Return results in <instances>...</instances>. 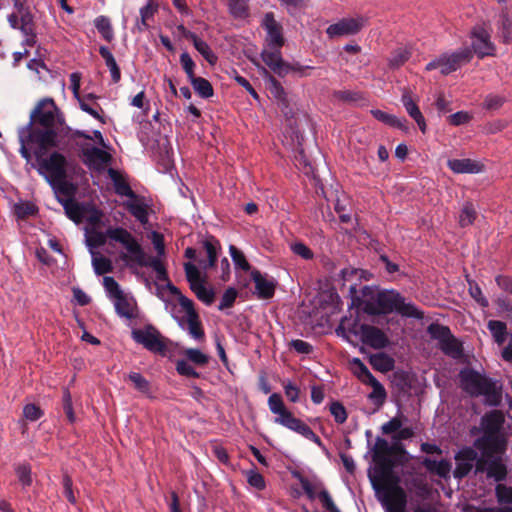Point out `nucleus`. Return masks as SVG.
<instances>
[{
	"mask_svg": "<svg viewBox=\"0 0 512 512\" xmlns=\"http://www.w3.org/2000/svg\"><path fill=\"white\" fill-rule=\"evenodd\" d=\"M366 24L363 16L354 18H342L338 22L329 25L326 34L330 39L351 36L359 33Z\"/></svg>",
	"mask_w": 512,
	"mask_h": 512,
	"instance_id": "dca6fc26",
	"label": "nucleus"
},
{
	"mask_svg": "<svg viewBox=\"0 0 512 512\" xmlns=\"http://www.w3.org/2000/svg\"><path fill=\"white\" fill-rule=\"evenodd\" d=\"M360 341L374 349H382L387 346L389 340L386 334L375 326L368 325Z\"/></svg>",
	"mask_w": 512,
	"mask_h": 512,
	"instance_id": "bb28decb",
	"label": "nucleus"
},
{
	"mask_svg": "<svg viewBox=\"0 0 512 512\" xmlns=\"http://www.w3.org/2000/svg\"><path fill=\"white\" fill-rule=\"evenodd\" d=\"M401 101H402V104L405 107L407 113L417 123V125H418L419 129L421 130V132L425 133L426 132L425 118L422 115V113H421L419 107L417 106V104L412 99L410 91L404 90V92L402 94Z\"/></svg>",
	"mask_w": 512,
	"mask_h": 512,
	"instance_id": "c756f323",
	"label": "nucleus"
},
{
	"mask_svg": "<svg viewBox=\"0 0 512 512\" xmlns=\"http://www.w3.org/2000/svg\"><path fill=\"white\" fill-rule=\"evenodd\" d=\"M247 482L250 486L257 490H263L265 488L264 477L256 470H249L246 472Z\"/></svg>",
	"mask_w": 512,
	"mask_h": 512,
	"instance_id": "338daca9",
	"label": "nucleus"
},
{
	"mask_svg": "<svg viewBox=\"0 0 512 512\" xmlns=\"http://www.w3.org/2000/svg\"><path fill=\"white\" fill-rule=\"evenodd\" d=\"M184 270L190 288L197 298L203 303L211 305L214 301V292L205 287L198 268L191 262H187L184 264Z\"/></svg>",
	"mask_w": 512,
	"mask_h": 512,
	"instance_id": "4468645a",
	"label": "nucleus"
},
{
	"mask_svg": "<svg viewBox=\"0 0 512 512\" xmlns=\"http://www.w3.org/2000/svg\"><path fill=\"white\" fill-rule=\"evenodd\" d=\"M128 211L142 224L148 222V212L146 205L133 199L126 204Z\"/></svg>",
	"mask_w": 512,
	"mask_h": 512,
	"instance_id": "49530a36",
	"label": "nucleus"
},
{
	"mask_svg": "<svg viewBox=\"0 0 512 512\" xmlns=\"http://www.w3.org/2000/svg\"><path fill=\"white\" fill-rule=\"evenodd\" d=\"M190 83L195 92L202 98H209L213 96V88L210 82L202 77H194L190 79Z\"/></svg>",
	"mask_w": 512,
	"mask_h": 512,
	"instance_id": "c03bdc74",
	"label": "nucleus"
},
{
	"mask_svg": "<svg viewBox=\"0 0 512 512\" xmlns=\"http://www.w3.org/2000/svg\"><path fill=\"white\" fill-rule=\"evenodd\" d=\"M107 234L110 239L121 243L128 251V254L121 255L122 260L141 267H150L156 272V277L159 281L168 280L166 269L161 260L156 257L147 256L141 245L129 231L124 228H109Z\"/></svg>",
	"mask_w": 512,
	"mask_h": 512,
	"instance_id": "f03ea898",
	"label": "nucleus"
},
{
	"mask_svg": "<svg viewBox=\"0 0 512 512\" xmlns=\"http://www.w3.org/2000/svg\"><path fill=\"white\" fill-rule=\"evenodd\" d=\"M422 464L428 471L435 473L442 478L448 477L451 470V464L447 460L437 461L430 458H425Z\"/></svg>",
	"mask_w": 512,
	"mask_h": 512,
	"instance_id": "c9c22d12",
	"label": "nucleus"
},
{
	"mask_svg": "<svg viewBox=\"0 0 512 512\" xmlns=\"http://www.w3.org/2000/svg\"><path fill=\"white\" fill-rule=\"evenodd\" d=\"M498 37L503 44L512 43V12L508 6H503L496 22Z\"/></svg>",
	"mask_w": 512,
	"mask_h": 512,
	"instance_id": "393cba45",
	"label": "nucleus"
},
{
	"mask_svg": "<svg viewBox=\"0 0 512 512\" xmlns=\"http://www.w3.org/2000/svg\"><path fill=\"white\" fill-rule=\"evenodd\" d=\"M128 379L132 382L135 389H137L139 392L149 395L150 394V383L149 381L143 377L138 372H131L128 375Z\"/></svg>",
	"mask_w": 512,
	"mask_h": 512,
	"instance_id": "864d4df0",
	"label": "nucleus"
},
{
	"mask_svg": "<svg viewBox=\"0 0 512 512\" xmlns=\"http://www.w3.org/2000/svg\"><path fill=\"white\" fill-rule=\"evenodd\" d=\"M92 264L95 273L98 275H103L113 270L111 260L102 255L93 256Z\"/></svg>",
	"mask_w": 512,
	"mask_h": 512,
	"instance_id": "603ef678",
	"label": "nucleus"
},
{
	"mask_svg": "<svg viewBox=\"0 0 512 512\" xmlns=\"http://www.w3.org/2000/svg\"><path fill=\"white\" fill-rule=\"evenodd\" d=\"M477 217V212L472 203L467 202L463 205L459 215V224L461 227H467L474 223Z\"/></svg>",
	"mask_w": 512,
	"mask_h": 512,
	"instance_id": "8fccbe9b",
	"label": "nucleus"
},
{
	"mask_svg": "<svg viewBox=\"0 0 512 512\" xmlns=\"http://www.w3.org/2000/svg\"><path fill=\"white\" fill-rule=\"evenodd\" d=\"M447 166L457 174H477L484 170V165L469 158L448 160Z\"/></svg>",
	"mask_w": 512,
	"mask_h": 512,
	"instance_id": "c85d7f7f",
	"label": "nucleus"
},
{
	"mask_svg": "<svg viewBox=\"0 0 512 512\" xmlns=\"http://www.w3.org/2000/svg\"><path fill=\"white\" fill-rule=\"evenodd\" d=\"M268 90L271 96L276 99L279 103L287 106V97L282 85L273 77H270L268 82Z\"/></svg>",
	"mask_w": 512,
	"mask_h": 512,
	"instance_id": "3c124183",
	"label": "nucleus"
},
{
	"mask_svg": "<svg viewBox=\"0 0 512 512\" xmlns=\"http://www.w3.org/2000/svg\"><path fill=\"white\" fill-rule=\"evenodd\" d=\"M505 422L504 414L493 410L485 414L481 420L483 434L475 442V446L486 457L503 454L506 451L507 441L503 432Z\"/></svg>",
	"mask_w": 512,
	"mask_h": 512,
	"instance_id": "7ed1b4c3",
	"label": "nucleus"
},
{
	"mask_svg": "<svg viewBox=\"0 0 512 512\" xmlns=\"http://www.w3.org/2000/svg\"><path fill=\"white\" fill-rule=\"evenodd\" d=\"M185 37L192 41L195 49L203 56V58L210 64L214 65L217 62V56L212 51L207 42L199 38L195 33L188 32Z\"/></svg>",
	"mask_w": 512,
	"mask_h": 512,
	"instance_id": "2f4dec72",
	"label": "nucleus"
},
{
	"mask_svg": "<svg viewBox=\"0 0 512 512\" xmlns=\"http://www.w3.org/2000/svg\"><path fill=\"white\" fill-rule=\"evenodd\" d=\"M489 331L491 332L495 342L502 345L506 341L507 328L506 324L498 320H490L487 324Z\"/></svg>",
	"mask_w": 512,
	"mask_h": 512,
	"instance_id": "37998d69",
	"label": "nucleus"
},
{
	"mask_svg": "<svg viewBox=\"0 0 512 512\" xmlns=\"http://www.w3.org/2000/svg\"><path fill=\"white\" fill-rule=\"evenodd\" d=\"M179 303L183 310L185 311L184 317L175 316V319L178 322V325L187 330L188 333L196 340H202L205 336L204 330L201 326V322L199 320V316L194 309L193 302L189 298L181 295L179 297Z\"/></svg>",
	"mask_w": 512,
	"mask_h": 512,
	"instance_id": "1a4fd4ad",
	"label": "nucleus"
},
{
	"mask_svg": "<svg viewBox=\"0 0 512 512\" xmlns=\"http://www.w3.org/2000/svg\"><path fill=\"white\" fill-rule=\"evenodd\" d=\"M380 490L383 492L380 501L386 512H407V495L404 489L398 485V480L388 483Z\"/></svg>",
	"mask_w": 512,
	"mask_h": 512,
	"instance_id": "9d476101",
	"label": "nucleus"
},
{
	"mask_svg": "<svg viewBox=\"0 0 512 512\" xmlns=\"http://www.w3.org/2000/svg\"><path fill=\"white\" fill-rule=\"evenodd\" d=\"M83 161L90 168L102 171L111 161V155L97 147H87L82 150Z\"/></svg>",
	"mask_w": 512,
	"mask_h": 512,
	"instance_id": "412c9836",
	"label": "nucleus"
},
{
	"mask_svg": "<svg viewBox=\"0 0 512 512\" xmlns=\"http://www.w3.org/2000/svg\"><path fill=\"white\" fill-rule=\"evenodd\" d=\"M469 283V294L470 296L483 308L488 307L489 302L487 298L483 295L481 288L479 285L472 281L468 280Z\"/></svg>",
	"mask_w": 512,
	"mask_h": 512,
	"instance_id": "680f3d73",
	"label": "nucleus"
},
{
	"mask_svg": "<svg viewBox=\"0 0 512 512\" xmlns=\"http://www.w3.org/2000/svg\"><path fill=\"white\" fill-rule=\"evenodd\" d=\"M412 55L411 48L409 47H399L395 49L388 60L389 66L391 68H399L404 63H406Z\"/></svg>",
	"mask_w": 512,
	"mask_h": 512,
	"instance_id": "ea45409f",
	"label": "nucleus"
},
{
	"mask_svg": "<svg viewBox=\"0 0 512 512\" xmlns=\"http://www.w3.org/2000/svg\"><path fill=\"white\" fill-rule=\"evenodd\" d=\"M39 140L53 147L57 146V138L68 135L70 128L55 101L43 98L37 102L30 113V123Z\"/></svg>",
	"mask_w": 512,
	"mask_h": 512,
	"instance_id": "f257e3e1",
	"label": "nucleus"
},
{
	"mask_svg": "<svg viewBox=\"0 0 512 512\" xmlns=\"http://www.w3.org/2000/svg\"><path fill=\"white\" fill-rule=\"evenodd\" d=\"M329 411L336 423L343 424L347 420L348 414L342 403L338 401L332 402L329 406Z\"/></svg>",
	"mask_w": 512,
	"mask_h": 512,
	"instance_id": "bf43d9fd",
	"label": "nucleus"
},
{
	"mask_svg": "<svg viewBox=\"0 0 512 512\" xmlns=\"http://www.w3.org/2000/svg\"><path fill=\"white\" fill-rule=\"evenodd\" d=\"M367 384H369L372 387V391L368 396L369 399L373 401L376 405L381 406L385 402L387 397L385 388L376 378H373Z\"/></svg>",
	"mask_w": 512,
	"mask_h": 512,
	"instance_id": "a18cd8bd",
	"label": "nucleus"
},
{
	"mask_svg": "<svg viewBox=\"0 0 512 512\" xmlns=\"http://www.w3.org/2000/svg\"><path fill=\"white\" fill-rule=\"evenodd\" d=\"M14 11L8 16L10 25L22 31L26 36L27 45L34 43V22L33 16L27 8L24 7L22 0H13Z\"/></svg>",
	"mask_w": 512,
	"mask_h": 512,
	"instance_id": "6e6552de",
	"label": "nucleus"
},
{
	"mask_svg": "<svg viewBox=\"0 0 512 512\" xmlns=\"http://www.w3.org/2000/svg\"><path fill=\"white\" fill-rule=\"evenodd\" d=\"M440 348L445 354L452 357H458L461 354V346L452 335L440 344Z\"/></svg>",
	"mask_w": 512,
	"mask_h": 512,
	"instance_id": "6e6d98bb",
	"label": "nucleus"
},
{
	"mask_svg": "<svg viewBox=\"0 0 512 512\" xmlns=\"http://www.w3.org/2000/svg\"><path fill=\"white\" fill-rule=\"evenodd\" d=\"M367 326L368 324L361 323L358 318L344 317L336 329V332L349 342H353L354 339L360 341Z\"/></svg>",
	"mask_w": 512,
	"mask_h": 512,
	"instance_id": "aec40b11",
	"label": "nucleus"
},
{
	"mask_svg": "<svg viewBox=\"0 0 512 512\" xmlns=\"http://www.w3.org/2000/svg\"><path fill=\"white\" fill-rule=\"evenodd\" d=\"M268 407L270 411L276 415L274 419L275 423L299 433L319 446L322 444L319 436H317L306 423L294 417L292 412L287 409L280 394L273 393L269 396Z\"/></svg>",
	"mask_w": 512,
	"mask_h": 512,
	"instance_id": "39448f33",
	"label": "nucleus"
},
{
	"mask_svg": "<svg viewBox=\"0 0 512 512\" xmlns=\"http://www.w3.org/2000/svg\"><path fill=\"white\" fill-rule=\"evenodd\" d=\"M353 364H354V373L355 375L359 378V380H361L363 383H368L370 380H372L373 378H375L371 373L370 371L368 370V368L363 364V362L358 359V358H355L353 359Z\"/></svg>",
	"mask_w": 512,
	"mask_h": 512,
	"instance_id": "e2e57ef3",
	"label": "nucleus"
},
{
	"mask_svg": "<svg viewBox=\"0 0 512 512\" xmlns=\"http://www.w3.org/2000/svg\"><path fill=\"white\" fill-rule=\"evenodd\" d=\"M261 58L264 63L277 75L285 76L290 71H298L300 75H306L303 67H292L282 59L280 48L269 47L264 49L261 53ZM309 67H306L308 69Z\"/></svg>",
	"mask_w": 512,
	"mask_h": 512,
	"instance_id": "2eb2a0df",
	"label": "nucleus"
},
{
	"mask_svg": "<svg viewBox=\"0 0 512 512\" xmlns=\"http://www.w3.org/2000/svg\"><path fill=\"white\" fill-rule=\"evenodd\" d=\"M369 362L375 370L380 372H389L394 368L393 358L382 352L371 355Z\"/></svg>",
	"mask_w": 512,
	"mask_h": 512,
	"instance_id": "4c0bfd02",
	"label": "nucleus"
},
{
	"mask_svg": "<svg viewBox=\"0 0 512 512\" xmlns=\"http://www.w3.org/2000/svg\"><path fill=\"white\" fill-rule=\"evenodd\" d=\"M19 140L21 143L19 152L21 156L27 160H29L31 157L30 151L28 149V146L31 144L37 145V149L35 151L37 160L41 158L49 148L53 147L52 145L42 143L39 138L36 137V134L33 132V128H31V124H28L20 130Z\"/></svg>",
	"mask_w": 512,
	"mask_h": 512,
	"instance_id": "a211bd4d",
	"label": "nucleus"
},
{
	"mask_svg": "<svg viewBox=\"0 0 512 512\" xmlns=\"http://www.w3.org/2000/svg\"><path fill=\"white\" fill-rule=\"evenodd\" d=\"M461 388L473 397L483 396L489 406H499L502 401V386L479 372L465 368L459 373Z\"/></svg>",
	"mask_w": 512,
	"mask_h": 512,
	"instance_id": "20e7f679",
	"label": "nucleus"
},
{
	"mask_svg": "<svg viewBox=\"0 0 512 512\" xmlns=\"http://www.w3.org/2000/svg\"><path fill=\"white\" fill-rule=\"evenodd\" d=\"M251 277L255 283L256 292L261 299H269L275 293L276 283L272 279L263 276L258 270L251 272Z\"/></svg>",
	"mask_w": 512,
	"mask_h": 512,
	"instance_id": "cd10ccee",
	"label": "nucleus"
},
{
	"mask_svg": "<svg viewBox=\"0 0 512 512\" xmlns=\"http://www.w3.org/2000/svg\"><path fill=\"white\" fill-rule=\"evenodd\" d=\"M115 310L121 317L133 319L136 317V303L133 299L128 298L124 293L115 297L113 300Z\"/></svg>",
	"mask_w": 512,
	"mask_h": 512,
	"instance_id": "7c9ffc66",
	"label": "nucleus"
},
{
	"mask_svg": "<svg viewBox=\"0 0 512 512\" xmlns=\"http://www.w3.org/2000/svg\"><path fill=\"white\" fill-rule=\"evenodd\" d=\"M158 10V5L150 0L145 6L140 9V20L136 23V28L139 32L145 31L149 27V20L153 19Z\"/></svg>",
	"mask_w": 512,
	"mask_h": 512,
	"instance_id": "e433bc0d",
	"label": "nucleus"
},
{
	"mask_svg": "<svg viewBox=\"0 0 512 512\" xmlns=\"http://www.w3.org/2000/svg\"><path fill=\"white\" fill-rule=\"evenodd\" d=\"M103 286L107 292L108 297L112 300L124 293L116 280L111 276H105L103 278Z\"/></svg>",
	"mask_w": 512,
	"mask_h": 512,
	"instance_id": "052dcab7",
	"label": "nucleus"
},
{
	"mask_svg": "<svg viewBox=\"0 0 512 512\" xmlns=\"http://www.w3.org/2000/svg\"><path fill=\"white\" fill-rule=\"evenodd\" d=\"M455 459L457 464L454 470V477L461 479L472 470L477 459V452L470 447L463 448L457 453Z\"/></svg>",
	"mask_w": 512,
	"mask_h": 512,
	"instance_id": "5701e85b",
	"label": "nucleus"
},
{
	"mask_svg": "<svg viewBox=\"0 0 512 512\" xmlns=\"http://www.w3.org/2000/svg\"><path fill=\"white\" fill-rule=\"evenodd\" d=\"M229 252H230L232 261L237 268H240L244 271H248L250 269V264L246 260V257L242 251H240L234 245H231L229 247Z\"/></svg>",
	"mask_w": 512,
	"mask_h": 512,
	"instance_id": "4d7b16f0",
	"label": "nucleus"
},
{
	"mask_svg": "<svg viewBox=\"0 0 512 512\" xmlns=\"http://www.w3.org/2000/svg\"><path fill=\"white\" fill-rule=\"evenodd\" d=\"M262 25L267 32V45L269 47L281 48L284 44L282 26L275 20L273 13L265 14Z\"/></svg>",
	"mask_w": 512,
	"mask_h": 512,
	"instance_id": "4be33fe9",
	"label": "nucleus"
},
{
	"mask_svg": "<svg viewBox=\"0 0 512 512\" xmlns=\"http://www.w3.org/2000/svg\"><path fill=\"white\" fill-rule=\"evenodd\" d=\"M506 102V97L499 94H488L483 101V108L489 111L499 110Z\"/></svg>",
	"mask_w": 512,
	"mask_h": 512,
	"instance_id": "5fc2aeb1",
	"label": "nucleus"
},
{
	"mask_svg": "<svg viewBox=\"0 0 512 512\" xmlns=\"http://www.w3.org/2000/svg\"><path fill=\"white\" fill-rule=\"evenodd\" d=\"M501 454L492 457H486L482 454V458L476 462L477 471H486L488 478H493L495 481H502L506 478L507 468L500 458Z\"/></svg>",
	"mask_w": 512,
	"mask_h": 512,
	"instance_id": "6ab92c4d",
	"label": "nucleus"
},
{
	"mask_svg": "<svg viewBox=\"0 0 512 512\" xmlns=\"http://www.w3.org/2000/svg\"><path fill=\"white\" fill-rule=\"evenodd\" d=\"M249 0H228L229 12L234 18H245L248 16Z\"/></svg>",
	"mask_w": 512,
	"mask_h": 512,
	"instance_id": "09e8293b",
	"label": "nucleus"
},
{
	"mask_svg": "<svg viewBox=\"0 0 512 512\" xmlns=\"http://www.w3.org/2000/svg\"><path fill=\"white\" fill-rule=\"evenodd\" d=\"M376 476L372 480L374 488L376 490H380V488L385 487L388 483H394L395 480H398L395 478L392 474V464L391 461L384 457L382 459H378L376 456Z\"/></svg>",
	"mask_w": 512,
	"mask_h": 512,
	"instance_id": "b1692460",
	"label": "nucleus"
},
{
	"mask_svg": "<svg viewBox=\"0 0 512 512\" xmlns=\"http://www.w3.org/2000/svg\"><path fill=\"white\" fill-rule=\"evenodd\" d=\"M16 475L19 482L24 486L28 487L32 484L31 467L28 464H22L16 467Z\"/></svg>",
	"mask_w": 512,
	"mask_h": 512,
	"instance_id": "69168bd1",
	"label": "nucleus"
},
{
	"mask_svg": "<svg viewBox=\"0 0 512 512\" xmlns=\"http://www.w3.org/2000/svg\"><path fill=\"white\" fill-rule=\"evenodd\" d=\"M379 314H388L397 312L405 317L422 319L424 313L420 311L413 303L406 302L400 293L394 290H386L380 292L378 299Z\"/></svg>",
	"mask_w": 512,
	"mask_h": 512,
	"instance_id": "423d86ee",
	"label": "nucleus"
},
{
	"mask_svg": "<svg viewBox=\"0 0 512 512\" xmlns=\"http://www.w3.org/2000/svg\"><path fill=\"white\" fill-rule=\"evenodd\" d=\"M66 215L75 223H81L85 218V208L73 199H59Z\"/></svg>",
	"mask_w": 512,
	"mask_h": 512,
	"instance_id": "72a5a7b5",
	"label": "nucleus"
},
{
	"mask_svg": "<svg viewBox=\"0 0 512 512\" xmlns=\"http://www.w3.org/2000/svg\"><path fill=\"white\" fill-rule=\"evenodd\" d=\"M471 51L479 58L494 56L496 46L491 40L490 31L484 25H476L471 29Z\"/></svg>",
	"mask_w": 512,
	"mask_h": 512,
	"instance_id": "9b49d317",
	"label": "nucleus"
},
{
	"mask_svg": "<svg viewBox=\"0 0 512 512\" xmlns=\"http://www.w3.org/2000/svg\"><path fill=\"white\" fill-rule=\"evenodd\" d=\"M380 292L376 289L365 286L362 290L361 296L356 297L357 304L362 308L364 312L370 315H379L378 299L380 298Z\"/></svg>",
	"mask_w": 512,
	"mask_h": 512,
	"instance_id": "a878e982",
	"label": "nucleus"
},
{
	"mask_svg": "<svg viewBox=\"0 0 512 512\" xmlns=\"http://www.w3.org/2000/svg\"><path fill=\"white\" fill-rule=\"evenodd\" d=\"M428 332L430 333L433 339L439 341V345L445 341L449 336H451L450 329L446 326H442L439 324H431L428 327Z\"/></svg>",
	"mask_w": 512,
	"mask_h": 512,
	"instance_id": "13d9d810",
	"label": "nucleus"
},
{
	"mask_svg": "<svg viewBox=\"0 0 512 512\" xmlns=\"http://www.w3.org/2000/svg\"><path fill=\"white\" fill-rule=\"evenodd\" d=\"M99 53L101 57L105 60V64L110 70L113 82H119L121 78L120 68L118 67L117 62L109 48H107L106 46H101L99 48Z\"/></svg>",
	"mask_w": 512,
	"mask_h": 512,
	"instance_id": "58836bf2",
	"label": "nucleus"
},
{
	"mask_svg": "<svg viewBox=\"0 0 512 512\" xmlns=\"http://www.w3.org/2000/svg\"><path fill=\"white\" fill-rule=\"evenodd\" d=\"M50 183L55 187L56 193L58 194L59 199H73V196L76 192V187L66 181V178H62L61 181H50Z\"/></svg>",
	"mask_w": 512,
	"mask_h": 512,
	"instance_id": "79ce46f5",
	"label": "nucleus"
},
{
	"mask_svg": "<svg viewBox=\"0 0 512 512\" xmlns=\"http://www.w3.org/2000/svg\"><path fill=\"white\" fill-rule=\"evenodd\" d=\"M39 172L50 181H61L66 178V158L64 155L54 152L47 158H39Z\"/></svg>",
	"mask_w": 512,
	"mask_h": 512,
	"instance_id": "f8f14e48",
	"label": "nucleus"
},
{
	"mask_svg": "<svg viewBox=\"0 0 512 512\" xmlns=\"http://www.w3.org/2000/svg\"><path fill=\"white\" fill-rule=\"evenodd\" d=\"M186 359L198 367H204L209 362V356L196 348H189L184 351Z\"/></svg>",
	"mask_w": 512,
	"mask_h": 512,
	"instance_id": "de8ad7c7",
	"label": "nucleus"
},
{
	"mask_svg": "<svg viewBox=\"0 0 512 512\" xmlns=\"http://www.w3.org/2000/svg\"><path fill=\"white\" fill-rule=\"evenodd\" d=\"M496 496L500 503H512V487H507L503 484L496 486Z\"/></svg>",
	"mask_w": 512,
	"mask_h": 512,
	"instance_id": "774afa93",
	"label": "nucleus"
},
{
	"mask_svg": "<svg viewBox=\"0 0 512 512\" xmlns=\"http://www.w3.org/2000/svg\"><path fill=\"white\" fill-rule=\"evenodd\" d=\"M19 140L21 143L19 152L21 156L27 160H29L31 157L30 151L28 149V146L31 144L37 145V149L35 151L37 160L41 158L49 148L53 147L52 145L42 143L39 138L36 137V134L33 132V128H31V124H28L20 130Z\"/></svg>",
	"mask_w": 512,
	"mask_h": 512,
	"instance_id": "f3484780",
	"label": "nucleus"
},
{
	"mask_svg": "<svg viewBox=\"0 0 512 512\" xmlns=\"http://www.w3.org/2000/svg\"><path fill=\"white\" fill-rule=\"evenodd\" d=\"M203 248L207 253L208 260L207 262L201 263V265L203 269H208L215 265L218 251L221 249V246L215 237L209 236L203 241Z\"/></svg>",
	"mask_w": 512,
	"mask_h": 512,
	"instance_id": "f704fd0d",
	"label": "nucleus"
},
{
	"mask_svg": "<svg viewBox=\"0 0 512 512\" xmlns=\"http://www.w3.org/2000/svg\"><path fill=\"white\" fill-rule=\"evenodd\" d=\"M176 371L186 377L199 378L200 374L194 369V367L188 363L186 359H180L176 361Z\"/></svg>",
	"mask_w": 512,
	"mask_h": 512,
	"instance_id": "0e129e2a",
	"label": "nucleus"
},
{
	"mask_svg": "<svg viewBox=\"0 0 512 512\" xmlns=\"http://www.w3.org/2000/svg\"><path fill=\"white\" fill-rule=\"evenodd\" d=\"M472 58L473 53L471 49L464 47L457 51L446 52L439 55L426 65L425 70L432 71L439 69L442 75H448L469 63Z\"/></svg>",
	"mask_w": 512,
	"mask_h": 512,
	"instance_id": "0eeeda50",
	"label": "nucleus"
},
{
	"mask_svg": "<svg viewBox=\"0 0 512 512\" xmlns=\"http://www.w3.org/2000/svg\"><path fill=\"white\" fill-rule=\"evenodd\" d=\"M94 25L106 41L111 42L114 39L112 24L107 16L101 15L95 18Z\"/></svg>",
	"mask_w": 512,
	"mask_h": 512,
	"instance_id": "a19ab883",
	"label": "nucleus"
},
{
	"mask_svg": "<svg viewBox=\"0 0 512 512\" xmlns=\"http://www.w3.org/2000/svg\"><path fill=\"white\" fill-rule=\"evenodd\" d=\"M108 175L113 181L115 192L120 196H126L131 199L136 198L135 192L131 189L130 185L122 177V175L113 168L108 170Z\"/></svg>",
	"mask_w": 512,
	"mask_h": 512,
	"instance_id": "473e14b6",
	"label": "nucleus"
},
{
	"mask_svg": "<svg viewBox=\"0 0 512 512\" xmlns=\"http://www.w3.org/2000/svg\"><path fill=\"white\" fill-rule=\"evenodd\" d=\"M132 338L151 352L163 354L166 351V344L164 343L161 334L151 325H148L143 329L133 330Z\"/></svg>",
	"mask_w": 512,
	"mask_h": 512,
	"instance_id": "ddd939ff",
	"label": "nucleus"
}]
</instances>
